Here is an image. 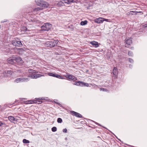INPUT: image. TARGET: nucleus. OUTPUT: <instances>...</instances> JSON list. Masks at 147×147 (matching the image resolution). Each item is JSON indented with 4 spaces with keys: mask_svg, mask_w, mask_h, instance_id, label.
<instances>
[{
    "mask_svg": "<svg viewBox=\"0 0 147 147\" xmlns=\"http://www.w3.org/2000/svg\"><path fill=\"white\" fill-rule=\"evenodd\" d=\"M1 28V25H0V28Z\"/></svg>",
    "mask_w": 147,
    "mask_h": 147,
    "instance_id": "obj_47",
    "label": "nucleus"
},
{
    "mask_svg": "<svg viewBox=\"0 0 147 147\" xmlns=\"http://www.w3.org/2000/svg\"><path fill=\"white\" fill-rule=\"evenodd\" d=\"M7 61L9 63L13 64L15 63V59L9 58Z\"/></svg>",
    "mask_w": 147,
    "mask_h": 147,
    "instance_id": "obj_17",
    "label": "nucleus"
},
{
    "mask_svg": "<svg viewBox=\"0 0 147 147\" xmlns=\"http://www.w3.org/2000/svg\"><path fill=\"white\" fill-rule=\"evenodd\" d=\"M41 8L40 7H38L37 8H36L34 9L33 10V11L34 12H36V13L37 12V11L40 9Z\"/></svg>",
    "mask_w": 147,
    "mask_h": 147,
    "instance_id": "obj_25",
    "label": "nucleus"
},
{
    "mask_svg": "<svg viewBox=\"0 0 147 147\" xmlns=\"http://www.w3.org/2000/svg\"><path fill=\"white\" fill-rule=\"evenodd\" d=\"M52 27V25L49 23H45L41 27V30L49 31Z\"/></svg>",
    "mask_w": 147,
    "mask_h": 147,
    "instance_id": "obj_3",
    "label": "nucleus"
},
{
    "mask_svg": "<svg viewBox=\"0 0 147 147\" xmlns=\"http://www.w3.org/2000/svg\"><path fill=\"white\" fill-rule=\"evenodd\" d=\"M8 118L9 120L11 122H13V121L15 120V118L13 117L9 116Z\"/></svg>",
    "mask_w": 147,
    "mask_h": 147,
    "instance_id": "obj_21",
    "label": "nucleus"
},
{
    "mask_svg": "<svg viewBox=\"0 0 147 147\" xmlns=\"http://www.w3.org/2000/svg\"><path fill=\"white\" fill-rule=\"evenodd\" d=\"M27 28L26 27H22L21 28V31L22 32H27L28 30Z\"/></svg>",
    "mask_w": 147,
    "mask_h": 147,
    "instance_id": "obj_20",
    "label": "nucleus"
},
{
    "mask_svg": "<svg viewBox=\"0 0 147 147\" xmlns=\"http://www.w3.org/2000/svg\"><path fill=\"white\" fill-rule=\"evenodd\" d=\"M51 130L52 131L55 132L57 131V128L55 127H53L52 128Z\"/></svg>",
    "mask_w": 147,
    "mask_h": 147,
    "instance_id": "obj_29",
    "label": "nucleus"
},
{
    "mask_svg": "<svg viewBox=\"0 0 147 147\" xmlns=\"http://www.w3.org/2000/svg\"><path fill=\"white\" fill-rule=\"evenodd\" d=\"M11 44L13 46L17 47H21L22 45V44L21 41L16 40H13L12 41Z\"/></svg>",
    "mask_w": 147,
    "mask_h": 147,
    "instance_id": "obj_7",
    "label": "nucleus"
},
{
    "mask_svg": "<svg viewBox=\"0 0 147 147\" xmlns=\"http://www.w3.org/2000/svg\"><path fill=\"white\" fill-rule=\"evenodd\" d=\"M3 124V123L0 121V127H1Z\"/></svg>",
    "mask_w": 147,
    "mask_h": 147,
    "instance_id": "obj_37",
    "label": "nucleus"
},
{
    "mask_svg": "<svg viewBox=\"0 0 147 147\" xmlns=\"http://www.w3.org/2000/svg\"><path fill=\"white\" fill-rule=\"evenodd\" d=\"M135 12H134L133 11H131L129 12H128V13H127V14H128V15H133V13H134Z\"/></svg>",
    "mask_w": 147,
    "mask_h": 147,
    "instance_id": "obj_31",
    "label": "nucleus"
},
{
    "mask_svg": "<svg viewBox=\"0 0 147 147\" xmlns=\"http://www.w3.org/2000/svg\"><path fill=\"white\" fill-rule=\"evenodd\" d=\"M48 75L49 76L55 77L59 79H63V77L57 74H55L53 73H48Z\"/></svg>",
    "mask_w": 147,
    "mask_h": 147,
    "instance_id": "obj_8",
    "label": "nucleus"
},
{
    "mask_svg": "<svg viewBox=\"0 0 147 147\" xmlns=\"http://www.w3.org/2000/svg\"><path fill=\"white\" fill-rule=\"evenodd\" d=\"M7 75L8 74L9 75V76H11L13 73V72L12 70H8L7 71Z\"/></svg>",
    "mask_w": 147,
    "mask_h": 147,
    "instance_id": "obj_23",
    "label": "nucleus"
},
{
    "mask_svg": "<svg viewBox=\"0 0 147 147\" xmlns=\"http://www.w3.org/2000/svg\"><path fill=\"white\" fill-rule=\"evenodd\" d=\"M28 72L29 73H32L31 74H30V75L28 76L30 77L31 78H35V74L34 73H36L35 71L34 70L29 69L28 70Z\"/></svg>",
    "mask_w": 147,
    "mask_h": 147,
    "instance_id": "obj_9",
    "label": "nucleus"
},
{
    "mask_svg": "<svg viewBox=\"0 0 147 147\" xmlns=\"http://www.w3.org/2000/svg\"><path fill=\"white\" fill-rule=\"evenodd\" d=\"M94 122L97 125H99V126H101L99 124H98V123H97L96 122H94Z\"/></svg>",
    "mask_w": 147,
    "mask_h": 147,
    "instance_id": "obj_38",
    "label": "nucleus"
},
{
    "mask_svg": "<svg viewBox=\"0 0 147 147\" xmlns=\"http://www.w3.org/2000/svg\"><path fill=\"white\" fill-rule=\"evenodd\" d=\"M23 142L24 143H29L30 141L29 140H27L26 139H24L23 140Z\"/></svg>",
    "mask_w": 147,
    "mask_h": 147,
    "instance_id": "obj_27",
    "label": "nucleus"
},
{
    "mask_svg": "<svg viewBox=\"0 0 147 147\" xmlns=\"http://www.w3.org/2000/svg\"><path fill=\"white\" fill-rule=\"evenodd\" d=\"M100 90L101 91H107V89L104 88H100Z\"/></svg>",
    "mask_w": 147,
    "mask_h": 147,
    "instance_id": "obj_32",
    "label": "nucleus"
},
{
    "mask_svg": "<svg viewBox=\"0 0 147 147\" xmlns=\"http://www.w3.org/2000/svg\"><path fill=\"white\" fill-rule=\"evenodd\" d=\"M126 43L127 46H126V47H128V45H130L132 43V40L131 38H129L128 39H126Z\"/></svg>",
    "mask_w": 147,
    "mask_h": 147,
    "instance_id": "obj_13",
    "label": "nucleus"
},
{
    "mask_svg": "<svg viewBox=\"0 0 147 147\" xmlns=\"http://www.w3.org/2000/svg\"><path fill=\"white\" fill-rule=\"evenodd\" d=\"M63 132L64 133H66L67 132V130L65 128L63 129Z\"/></svg>",
    "mask_w": 147,
    "mask_h": 147,
    "instance_id": "obj_35",
    "label": "nucleus"
},
{
    "mask_svg": "<svg viewBox=\"0 0 147 147\" xmlns=\"http://www.w3.org/2000/svg\"><path fill=\"white\" fill-rule=\"evenodd\" d=\"M95 23L98 24L102 23L103 22V20H102V18H96L94 20Z\"/></svg>",
    "mask_w": 147,
    "mask_h": 147,
    "instance_id": "obj_12",
    "label": "nucleus"
},
{
    "mask_svg": "<svg viewBox=\"0 0 147 147\" xmlns=\"http://www.w3.org/2000/svg\"><path fill=\"white\" fill-rule=\"evenodd\" d=\"M14 82H16L17 83L20 82V78H17L16 79L14 80Z\"/></svg>",
    "mask_w": 147,
    "mask_h": 147,
    "instance_id": "obj_26",
    "label": "nucleus"
},
{
    "mask_svg": "<svg viewBox=\"0 0 147 147\" xmlns=\"http://www.w3.org/2000/svg\"><path fill=\"white\" fill-rule=\"evenodd\" d=\"M7 20H5L3 21V22H7Z\"/></svg>",
    "mask_w": 147,
    "mask_h": 147,
    "instance_id": "obj_43",
    "label": "nucleus"
},
{
    "mask_svg": "<svg viewBox=\"0 0 147 147\" xmlns=\"http://www.w3.org/2000/svg\"><path fill=\"white\" fill-rule=\"evenodd\" d=\"M7 76V75L6 71H4L0 73V77L2 78L4 77H6Z\"/></svg>",
    "mask_w": 147,
    "mask_h": 147,
    "instance_id": "obj_14",
    "label": "nucleus"
},
{
    "mask_svg": "<svg viewBox=\"0 0 147 147\" xmlns=\"http://www.w3.org/2000/svg\"><path fill=\"white\" fill-rule=\"evenodd\" d=\"M131 49L133 50L134 49V47H131Z\"/></svg>",
    "mask_w": 147,
    "mask_h": 147,
    "instance_id": "obj_44",
    "label": "nucleus"
},
{
    "mask_svg": "<svg viewBox=\"0 0 147 147\" xmlns=\"http://www.w3.org/2000/svg\"><path fill=\"white\" fill-rule=\"evenodd\" d=\"M146 27H147V23L142 26V28H144Z\"/></svg>",
    "mask_w": 147,
    "mask_h": 147,
    "instance_id": "obj_33",
    "label": "nucleus"
},
{
    "mask_svg": "<svg viewBox=\"0 0 147 147\" xmlns=\"http://www.w3.org/2000/svg\"><path fill=\"white\" fill-rule=\"evenodd\" d=\"M35 2L37 5L44 8H47L49 5V3L47 2L42 0H38L37 1H35Z\"/></svg>",
    "mask_w": 147,
    "mask_h": 147,
    "instance_id": "obj_2",
    "label": "nucleus"
},
{
    "mask_svg": "<svg viewBox=\"0 0 147 147\" xmlns=\"http://www.w3.org/2000/svg\"><path fill=\"white\" fill-rule=\"evenodd\" d=\"M38 102H39V103H40L42 102L41 100H38Z\"/></svg>",
    "mask_w": 147,
    "mask_h": 147,
    "instance_id": "obj_39",
    "label": "nucleus"
},
{
    "mask_svg": "<svg viewBox=\"0 0 147 147\" xmlns=\"http://www.w3.org/2000/svg\"><path fill=\"white\" fill-rule=\"evenodd\" d=\"M129 61L131 63H133L134 62L133 60L131 58H129Z\"/></svg>",
    "mask_w": 147,
    "mask_h": 147,
    "instance_id": "obj_34",
    "label": "nucleus"
},
{
    "mask_svg": "<svg viewBox=\"0 0 147 147\" xmlns=\"http://www.w3.org/2000/svg\"><path fill=\"white\" fill-rule=\"evenodd\" d=\"M30 103H33V101H30Z\"/></svg>",
    "mask_w": 147,
    "mask_h": 147,
    "instance_id": "obj_42",
    "label": "nucleus"
},
{
    "mask_svg": "<svg viewBox=\"0 0 147 147\" xmlns=\"http://www.w3.org/2000/svg\"><path fill=\"white\" fill-rule=\"evenodd\" d=\"M72 115H74L76 117H79V118H82V115H81L79 113H78L77 112H76L74 111H70Z\"/></svg>",
    "mask_w": 147,
    "mask_h": 147,
    "instance_id": "obj_11",
    "label": "nucleus"
},
{
    "mask_svg": "<svg viewBox=\"0 0 147 147\" xmlns=\"http://www.w3.org/2000/svg\"><path fill=\"white\" fill-rule=\"evenodd\" d=\"M90 44L94 46L95 48H97L99 47V45L97 42L94 41H92L90 42Z\"/></svg>",
    "mask_w": 147,
    "mask_h": 147,
    "instance_id": "obj_16",
    "label": "nucleus"
},
{
    "mask_svg": "<svg viewBox=\"0 0 147 147\" xmlns=\"http://www.w3.org/2000/svg\"><path fill=\"white\" fill-rule=\"evenodd\" d=\"M57 104H58L60 107H62V105L60 103H57Z\"/></svg>",
    "mask_w": 147,
    "mask_h": 147,
    "instance_id": "obj_40",
    "label": "nucleus"
},
{
    "mask_svg": "<svg viewBox=\"0 0 147 147\" xmlns=\"http://www.w3.org/2000/svg\"><path fill=\"white\" fill-rule=\"evenodd\" d=\"M42 99V98H41V99H40V98H38L37 99Z\"/></svg>",
    "mask_w": 147,
    "mask_h": 147,
    "instance_id": "obj_46",
    "label": "nucleus"
},
{
    "mask_svg": "<svg viewBox=\"0 0 147 147\" xmlns=\"http://www.w3.org/2000/svg\"><path fill=\"white\" fill-rule=\"evenodd\" d=\"M88 22L86 20H85L84 21H82L80 23V24L82 26L85 25L87 24Z\"/></svg>",
    "mask_w": 147,
    "mask_h": 147,
    "instance_id": "obj_22",
    "label": "nucleus"
},
{
    "mask_svg": "<svg viewBox=\"0 0 147 147\" xmlns=\"http://www.w3.org/2000/svg\"><path fill=\"white\" fill-rule=\"evenodd\" d=\"M128 54L129 55L132 56L133 55V53L131 51H129L128 53Z\"/></svg>",
    "mask_w": 147,
    "mask_h": 147,
    "instance_id": "obj_30",
    "label": "nucleus"
},
{
    "mask_svg": "<svg viewBox=\"0 0 147 147\" xmlns=\"http://www.w3.org/2000/svg\"><path fill=\"white\" fill-rule=\"evenodd\" d=\"M35 78L36 79L41 76H44L40 74H35Z\"/></svg>",
    "mask_w": 147,
    "mask_h": 147,
    "instance_id": "obj_24",
    "label": "nucleus"
},
{
    "mask_svg": "<svg viewBox=\"0 0 147 147\" xmlns=\"http://www.w3.org/2000/svg\"><path fill=\"white\" fill-rule=\"evenodd\" d=\"M102 20H103V22L104 21H105L107 22H108V20L107 19H105L104 18H102Z\"/></svg>",
    "mask_w": 147,
    "mask_h": 147,
    "instance_id": "obj_36",
    "label": "nucleus"
},
{
    "mask_svg": "<svg viewBox=\"0 0 147 147\" xmlns=\"http://www.w3.org/2000/svg\"><path fill=\"white\" fill-rule=\"evenodd\" d=\"M74 84L76 85L80 86H87L88 87L89 84L87 83H85L82 82L80 81L76 82L74 83Z\"/></svg>",
    "mask_w": 147,
    "mask_h": 147,
    "instance_id": "obj_6",
    "label": "nucleus"
},
{
    "mask_svg": "<svg viewBox=\"0 0 147 147\" xmlns=\"http://www.w3.org/2000/svg\"><path fill=\"white\" fill-rule=\"evenodd\" d=\"M113 74L115 76H116L118 74V71L117 68L116 67H114L113 70Z\"/></svg>",
    "mask_w": 147,
    "mask_h": 147,
    "instance_id": "obj_19",
    "label": "nucleus"
},
{
    "mask_svg": "<svg viewBox=\"0 0 147 147\" xmlns=\"http://www.w3.org/2000/svg\"><path fill=\"white\" fill-rule=\"evenodd\" d=\"M66 78H68L69 79L71 80H75L76 79L75 76H73L72 75H67L66 77Z\"/></svg>",
    "mask_w": 147,
    "mask_h": 147,
    "instance_id": "obj_15",
    "label": "nucleus"
},
{
    "mask_svg": "<svg viewBox=\"0 0 147 147\" xmlns=\"http://www.w3.org/2000/svg\"><path fill=\"white\" fill-rule=\"evenodd\" d=\"M78 0H63V2L61 1L57 3V5L59 6L63 5H64V3H66L67 4H69L71 3H77Z\"/></svg>",
    "mask_w": 147,
    "mask_h": 147,
    "instance_id": "obj_5",
    "label": "nucleus"
},
{
    "mask_svg": "<svg viewBox=\"0 0 147 147\" xmlns=\"http://www.w3.org/2000/svg\"><path fill=\"white\" fill-rule=\"evenodd\" d=\"M135 12L136 13L135 14L136 15L137 14V13H141V11Z\"/></svg>",
    "mask_w": 147,
    "mask_h": 147,
    "instance_id": "obj_41",
    "label": "nucleus"
},
{
    "mask_svg": "<svg viewBox=\"0 0 147 147\" xmlns=\"http://www.w3.org/2000/svg\"><path fill=\"white\" fill-rule=\"evenodd\" d=\"M16 51H18L19 52L24 51L25 50L22 48H17L16 47L12 48L10 49L9 48L7 47L3 51L6 53H7V54L14 53Z\"/></svg>",
    "mask_w": 147,
    "mask_h": 147,
    "instance_id": "obj_1",
    "label": "nucleus"
},
{
    "mask_svg": "<svg viewBox=\"0 0 147 147\" xmlns=\"http://www.w3.org/2000/svg\"><path fill=\"white\" fill-rule=\"evenodd\" d=\"M59 42V41L58 40L48 41L46 42V45L47 47H54L57 44H59L58 43Z\"/></svg>",
    "mask_w": 147,
    "mask_h": 147,
    "instance_id": "obj_4",
    "label": "nucleus"
},
{
    "mask_svg": "<svg viewBox=\"0 0 147 147\" xmlns=\"http://www.w3.org/2000/svg\"><path fill=\"white\" fill-rule=\"evenodd\" d=\"M131 65H129V67H131Z\"/></svg>",
    "mask_w": 147,
    "mask_h": 147,
    "instance_id": "obj_45",
    "label": "nucleus"
},
{
    "mask_svg": "<svg viewBox=\"0 0 147 147\" xmlns=\"http://www.w3.org/2000/svg\"><path fill=\"white\" fill-rule=\"evenodd\" d=\"M17 62L18 65H22L23 63V61L21 58L19 57H17L15 58V63Z\"/></svg>",
    "mask_w": 147,
    "mask_h": 147,
    "instance_id": "obj_10",
    "label": "nucleus"
},
{
    "mask_svg": "<svg viewBox=\"0 0 147 147\" xmlns=\"http://www.w3.org/2000/svg\"><path fill=\"white\" fill-rule=\"evenodd\" d=\"M62 121V119L60 118H59L57 119V122L58 123H61Z\"/></svg>",
    "mask_w": 147,
    "mask_h": 147,
    "instance_id": "obj_28",
    "label": "nucleus"
},
{
    "mask_svg": "<svg viewBox=\"0 0 147 147\" xmlns=\"http://www.w3.org/2000/svg\"><path fill=\"white\" fill-rule=\"evenodd\" d=\"M20 82H27L29 80L28 78H20Z\"/></svg>",
    "mask_w": 147,
    "mask_h": 147,
    "instance_id": "obj_18",
    "label": "nucleus"
}]
</instances>
